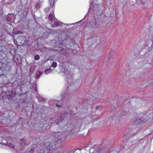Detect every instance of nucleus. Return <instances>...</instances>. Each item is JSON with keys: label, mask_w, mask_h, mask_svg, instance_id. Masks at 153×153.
I'll list each match as a JSON object with an SVG mask.
<instances>
[{"label": "nucleus", "mask_w": 153, "mask_h": 153, "mask_svg": "<svg viewBox=\"0 0 153 153\" xmlns=\"http://www.w3.org/2000/svg\"><path fill=\"white\" fill-rule=\"evenodd\" d=\"M57 134H58V135H60L61 134L60 132H58Z\"/></svg>", "instance_id": "nucleus-19"}, {"label": "nucleus", "mask_w": 153, "mask_h": 153, "mask_svg": "<svg viewBox=\"0 0 153 153\" xmlns=\"http://www.w3.org/2000/svg\"><path fill=\"white\" fill-rule=\"evenodd\" d=\"M2 49H0V64H2L1 63L3 59V56L4 55V53L3 51H1Z\"/></svg>", "instance_id": "nucleus-3"}, {"label": "nucleus", "mask_w": 153, "mask_h": 153, "mask_svg": "<svg viewBox=\"0 0 153 153\" xmlns=\"http://www.w3.org/2000/svg\"><path fill=\"white\" fill-rule=\"evenodd\" d=\"M102 108V106H97L96 108V109L97 110H100Z\"/></svg>", "instance_id": "nucleus-15"}, {"label": "nucleus", "mask_w": 153, "mask_h": 153, "mask_svg": "<svg viewBox=\"0 0 153 153\" xmlns=\"http://www.w3.org/2000/svg\"><path fill=\"white\" fill-rule=\"evenodd\" d=\"M140 121H141L142 122V121H146V120H144L143 119V117H141L140 118H139V120Z\"/></svg>", "instance_id": "nucleus-16"}, {"label": "nucleus", "mask_w": 153, "mask_h": 153, "mask_svg": "<svg viewBox=\"0 0 153 153\" xmlns=\"http://www.w3.org/2000/svg\"><path fill=\"white\" fill-rule=\"evenodd\" d=\"M2 49L1 51H3V47L2 46V43H0V49Z\"/></svg>", "instance_id": "nucleus-17"}, {"label": "nucleus", "mask_w": 153, "mask_h": 153, "mask_svg": "<svg viewBox=\"0 0 153 153\" xmlns=\"http://www.w3.org/2000/svg\"><path fill=\"white\" fill-rule=\"evenodd\" d=\"M56 106H58V107H60V106H61V105H60V106H59V105H57V104L56 105Z\"/></svg>", "instance_id": "nucleus-21"}, {"label": "nucleus", "mask_w": 153, "mask_h": 153, "mask_svg": "<svg viewBox=\"0 0 153 153\" xmlns=\"http://www.w3.org/2000/svg\"><path fill=\"white\" fill-rule=\"evenodd\" d=\"M34 59L36 60H38L39 59V56L38 55H36L34 57Z\"/></svg>", "instance_id": "nucleus-13"}, {"label": "nucleus", "mask_w": 153, "mask_h": 153, "mask_svg": "<svg viewBox=\"0 0 153 153\" xmlns=\"http://www.w3.org/2000/svg\"><path fill=\"white\" fill-rule=\"evenodd\" d=\"M1 143V144H3L4 145L7 146L12 149L14 148V146L13 144L7 143V141H5V140H3L2 141Z\"/></svg>", "instance_id": "nucleus-2"}, {"label": "nucleus", "mask_w": 153, "mask_h": 153, "mask_svg": "<svg viewBox=\"0 0 153 153\" xmlns=\"http://www.w3.org/2000/svg\"><path fill=\"white\" fill-rule=\"evenodd\" d=\"M42 101H44V99H43L42 100Z\"/></svg>", "instance_id": "nucleus-23"}, {"label": "nucleus", "mask_w": 153, "mask_h": 153, "mask_svg": "<svg viewBox=\"0 0 153 153\" xmlns=\"http://www.w3.org/2000/svg\"><path fill=\"white\" fill-rule=\"evenodd\" d=\"M8 19L9 20H10V19H11V18H9V19Z\"/></svg>", "instance_id": "nucleus-22"}, {"label": "nucleus", "mask_w": 153, "mask_h": 153, "mask_svg": "<svg viewBox=\"0 0 153 153\" xmlns=\"http://www.w3.org/2000/svg\"><path fill=\"white\" fill-rule=\"evenodd\" d=\"M53 13L54 14L53 12L52 13H51L49 15V19L51 21H52L53 19Z\"/></svg>", "instance_id": "nucleus-9"}, {"label": "nucleus", "mask_w": 153, "mask_h": 153, "mask_svg": "<svg viewBox=\"0 0 153 153\" xmlns=\"http://www.w3.org/2000/svg\"><path fill=\"white\" fill-rule=\"evenodd\" d=\"M51 71V69H50L49 68H48L46 69L45 70V74H47L48 73H50Z\"/></svg>", "instance_id": "nucleus-12"}, {"label": "nucleus", "mask_w": 153, "mask_h": 153, "mask_svg": "<svg viewBox=\"0 0 153 153\" xmlns=\"http://www.w3.org/2000/svg\"><path fill=\"white\" fill-rule=\"evenodd\" d=\"M49 2L51 6H53L54 5V4L55 2V1L54 0H49Z\"/></svg>", "instance_id": "nucleus-11"}, {"label": "nucleus", "mask_w": 153, "mask_h": 153, "mask_svg": "<svg viewBox=\"0 0 153 153\" xmlns=\"http://www.w3.org/2000/svg\"><path fill=\"white\" fill-rule=\"evenodd\" d=\"M27 144L26 140L24 139H21L20 142V145L23 147Z\"/></svg>", "instance_id": "nucleus-4"}, {"label": "nucleus", "mask_w": 153, "mask_h": 153, "mask_svg": "<svg viewBox=\"0 0 153 153\" xmlns=\"http://www.w3.org/2000/svg\"><path fill=\"white\" fill-rule=\"evenodd\" d=\"M53 67L55 68L57 66V63L55 62H53L51 65Z\"/></svg>", "instance_id": "nucleus-14"}, {"label": "nucleus", "mask_w": 153, "mask_h": 153, "mask_svg": "<svg viewBox=\"0 0 153 153\" xmlns=\"http://www.w3.org/2000/svg\"><path fill=\"white\" fill-rule=\"evenodd\" d=\"M42 72L39 71H38L36 74V79H38L39 78L40 75L42 74Z\"/></svg>", "instance_id": "nucleus-5"}, {"label": "nucleus", "mask_w": 153, "mask_h": 153, "mask_svg": "<svg viewBox=\"0 0 153 153\" xmlns=\"http://www.w3.org/2000/svg\"><path fill=\"white\" fill-rule=\"evenodd\" d=\"M60 22L57 21H55L54 24L52 25V27H54L56 26H59L60 25Z\"/></svg>", "instance_id": "nucleus-7"}, {"label": "nucleus", "mask_w": 153, "mask_h": 153, "mask_svg": "<svg viewBox=\"0 0 153 153\" xmlns=\"http://www.w3.org/2000/svg\"><path fill=\"white\" fill-rule=\"evenodd\" d=\"M12 2H10V3H8V4H12Z\"/></svg>", "instance_id": "nucleus-20"}, {"label": "nucleus", "mask_w": 153, "mask_h": 153, "mask_svg": "<svg viewBox=\"0 0 153 153\" xmlns=\"http://www.w3.org/2000/svg\"><path fill=\"white\" fill-rule=\"evenodd\" d=\"M41 6L40 3L39 2H38L35 5V7L37 9H39L41 7Z\"/></svg>", "instance_id": "nucleus-8"}, {"label": "nucleus", "mask_w": 153, "mask_h": 153, "mask_svg": "<svg viewBox=\"0 0 153 153\" xmlns=\"http://www.w3.org/2000/svg\"><path fill=\"white\" fill-rule=\"evenodd\" d=\"M63 116H65V114L63 113V114H61V115H60V117L62 119H63V117H62Z\"/></svg>", "instance_id": "nucleus-18"}, {"label": "nucleus", "mask_w": 153, "mask_h": 153, "mask_svg": "<svg viewBox=\"0 0 153 153\" xmlns=\"http://www.w3.org/2000/svg\"><path fill=\"white\" fill-rule=\"evenodd\" d=\"M56 143L54 141L47 142L45 143V145L49 150H51L56 147Z\"/></svg>", "instance_id": "nucleus-1"}, {"label": "nucleus", "mask_w": 153, "mask_h": 153, "mask_svg": "<svg viewBox=\"0 0 153 153\" xmlns=\"http://www.w3.org/2000/svg\"><path fill=\"white\" fill-rule=\"evenodd\" d=\"M16 95V93L13 91H11V93L9 95V99H12Z\"/></svg>", "instance_id": "nucleus-6"}, {"label": "nucleus", "mask_w": 153, "mask_h": 153, "mask_svg": "<svg viewBox=\"0 0 153 153\" xmlns=\"http://www.w3.org/2000/svg\"><path fill=\"white\" fill-rule=\"evenodd\" d=\"M2 76V77H4L5 76V75L3 74V71L0 69V77Z\"/></svg>", "instance_id": "nucleus-10"}]
</instances>
